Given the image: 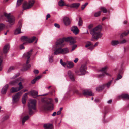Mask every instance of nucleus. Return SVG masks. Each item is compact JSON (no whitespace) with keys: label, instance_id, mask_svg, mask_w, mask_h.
<instances>
[{"label":"nucleus","instance_id":"obj_61","mask_svg":"<svg viewBox=\"0 0 129 129\" xmlns=\"http://www.w3.org/2000/svg\"><path fill=\"white\" fill-rule=\"evenodd\" d=\"M94 101L95 102H99L100 101V100L98 99H96Z\"/></svg>","mask_w":129,"mask_h":129},{"label":"nucleus","instance_id":"obj_45","mask_svg":"<svg viewBox=\"0 0 129 129\" xmlns=\"http://www.w3.org/2000/svg\"><path fill=\"white\" fill-rule=\"evenodd\" d=\"M122 77V76L120 74H119L117 75V78L115 81V82L116 81V80H117L121 79Z\"/></svg>","mask_w":129,"mask_h":129},{"label":"nucleus","instance_id":"obj_58","mask_svg":"<svg viewBox=\"0 0 129 129\" xmlns=\"http://www.w3.org/2000/svg\"><path fill=\"white\" fill-rule=\"evenodd\" d=\"M57 114V113L56 112H54L52 114V116H55L56 114Z\"/></svg>","mask_w":129,"mask_h":129},{"label":"nucleus","instance_id":"obj_57","mask_svg":"<svg viewBox=\"0 0 129 129\" xmlns=\"http://www.w3.org/2000/svg\"><path fill=\"white\" fill-rule=\"evenodd\" d=\"M78 60V58H76L74 61V62L75 63H77Z\"/></svg>","mask_w":129,"mask_h":129},{"label":"nucleus","instance_id":"obj_11","mask_svg":"<svg viewBox=\"0 0 129 129\" xmlns=\"http://www.w3.org/2000/svg\"><path fill=\"white\" fill-rule=\"evenodd\" d=\"M60 62L61 64L65 67L66 66L69 68H71L73 67L74 66V64L73 62H63L62 60L61 59L60 60Z\"/></svg>","mask_w":129,"mask_h":129},{"label":"nucleus","instance_id":"obj_60","mask_svg":"<svg viewBox=\"0 0 129 129\" xmlns=\"http://www.w3.org/2000/svg\"><path fill=\"white\" fill-rule=\"evenodd\" d=\"M61 113V112L60 111H59L57 112V115H60Z\"/></svg>","mask_w":129,"mask_h":129},{"label":"nucleus","instance_id":"obj_47","mask_svg":"<svg viewBox=\"0 0 129 129\" xmlns=\"http://www.w3.org/2000/svg\"><path fill=\"white\" fill-rule=\"evenodd\" d=\"M22 103L24 104L26 103V99L22 98Z\"/></svg>","mask_w":129,"mask_h":129},{"label":"nucleus","instance_id":"obj_14","mask_svg":"<svg viewBox=\"0 0 129 129\" xmlns=\"http://www.w3.org/2000/svg\"><path fill=\"white\" fill-rule=\"evenodd\" d=\"M22 20H20L18 22V24L19 25V27L18 28H17L15 31V34H18L21 33V29L22 26Z\"/></svg>","mask_w":129,"mask_h":129},{"label":"nucleus","instance_id":"obj_6","mask_svg":"<svg viewBox=\"0 0 129 129\" xmlns=\"http://www.w3.org/2000/svg\"><path fill=\"white\" fill-rule=\"evenodd\" d=\"M35 3L34 0H30L28 2H24L23 5V7L24 10H26L31 8L33 5Z\"/></svg>","mask_w":129,"mask_h":129},{"label":"nucleus","instance_id":"obj_52","mask_svg":"<svg viewBox=\"0 0 129 129\" xmlns=\"http://www.w3.org/2000/svg\"><path fill=\"white\" fill-rule=\"evenodd\" d=\"M27 94L28 93H25L23 96V98H24L27 99Z\"/></svg>","mask_w":129,"mask_h":129},{"label":"nucleus","instance_id":"obj_29","mask_svg":"<svg viewBox=\"0 0 129 129\" xmlns=\"http://www.w3.org/2000/svg\"><path fill=\"white\" fill-rule=\"evenodd\" d=\"M129 34V30H127L123 33L120 36V38H122L124 36H126Z\"/></svg>","mask_w":129,"mask_h":129},{"label":"nucleus","instance_id":"obj_18","mask_svg":"<svg viewBox=\"0 0 129 129\" xmlns=\"http://www.w3.org/2000/svg\"><path fill=\"white\" fill-rule=\"evenodd\" d=\"M30 93L31 94L33 95L34 97L36 98L37 97L41 95H38V92L35 90H33L30 92ZM47 94H45L41 96H45Z\"/></svg>","mask_w":129,"mask_h":129},{"label":"nucleus","instance_id":"obj_15","mask_svg":"<svg viewBox=\"0 0 129 129\" xmlns=\"http://www.w3.org/2000/svg\"><path fill=\"white\" fill-rule=\"evenodd\" d=\"M83 94L85 96H93V93L90 90H84L82 91Z\"/></svg>","mask_w":129,"mask_h":129},{"label":"nucleus","instance_id":"obj_32","mask_svg":"<svg viewBox=\"0 0 129 129\" xmlns=\"http://www.w3.org/2000/svg\"><path fill=\"white\" fill-rule=\"evenodd\" d=\"M18 82L17 79H16L13 81L10 82V84L12 85H14L17 84Z\"/></svg>","mask_w":129,"mask_h":129},{"label":"nucleus","instance_id":"obj_9","mask_svg":"<svg viewBox=\"0 0 129 129\" xmlns=\"http://www.w3.org/2000/svg\"><path fill=\"white\" fill-rule=\"evenodd\" d=\"M36 38L35 37H33L31 38L28 37L26 36H23L21 37V40L22 41H26L27 43H30L32 42Z\"/></svg>","mask_w":129,"mask_h":129},{"label":"nucleus","instance_id":"obj_63","mask_svg":"<svg viewBox=\"0 0 129 129\" xmlns=\"http://www.w3.org/2000/svg\"><path fill=\"white\" fill-rule=\"evenodd\" d=\"M112 102V100H109V101H108L107 102V103H111V102Z\"/></svg>","mask_w":129,"mask_h":129},{"label":"nucleus","instance_id":"obj_8","mask_svg":"<svg viewBox=\"0 0 129 129\" xmlns=\"http://www.w3.org/2000/svg\"><path fill=\"white\" fill-rule=\"evenodd\" d=\"M4 15L7 17L8 21L11 25H13L14 23L15 19L14 16L11 15L10 14H8L6 13H4Z\"/></svg>","mask_w":129,"mask_h":129},{"label":"nucleus","instance_id":"obj_3","mask_svg":"<svg viewBox=\"0 0 129 129\" xmlns=\"http://www.w3.org/2000/svg\"><path fill=\"white\" fill-rule=\"evenodd\" d=\"M45 101V102L42 107V109L45 111L52 110L53 109V100L51 98H48Z\"/></svg>","mask_w":129,"mask_h":129},{"label":"nucleus","instance_id":"obj_28","mask_svg":"<svg viewBox=\"0 0 129 129\" xmlns=\"http://www.w3.org/2000/svg\"><path fill=\"white\" fill-rule=\"evenodd\" d=\"M3 58V56L1 55L0 56V71H1L2 69V62Z\"/></svg>","mask_w":129,"mask_h":129},{"label":"nucleus","instance_id":"obj_4","mask_svg":"<svg viewBox=\"0 0 129 129\" xmlns=\"http://www.w3.org/2000/svg\"><path fill=\"white\" fill-rule=\"evenodd\" d=\"M32 49H31L29 51L24 54L23 57L27 59L26 63L23 66L25 71L27 70L31 66V65L29 64L28 63L30 62V57L32 55Z\"/></svg>","mask_w":129,"mask_h":129},{"label":"nucleus","instance_id":"obj_35","mask_svg":"<svg viewBox=\"0 0 129 129\" xmlns=\"http://www.w3.org/2000/svg\"><path fill=\"white\" fill-rule=\"evenodd\" d=\"M15 69V67L13 66L10 67L8 69L7 71V73H9L11 72L12 71L14 70Z\"/></svg>","mask_w":129,"mask_h":129},{"label":"nucleus","instance_id":"obj_12","mask_svg":"<svg viewBox=\"0 0 129 129\" xmlns=\"http://www.w3.org/2000/svg\"><path fill=\"white\" fill-rule=\"evenodd\" d=\"M98 42H97L94 45H93L90 42H89L86 43L85 47L86 48L89 47L88 49L92 50L94 47L98 45Z\"/></svg>","mask_w":129,"mask_h":129},{"label":"nucleus","instance_id":"obj_25","mask_svg":"<svg viewBox=\"0 0 129 129\" xmlns=\"http://www.w3.org/2000/svg\"><path fill=\"white\" fill-rule=\"evenodd\" d=\"M80 5V4L79 3H73L71 4V8H77Z\"/></svg>","mask_w":129,"mask_h":129},{"label":"nucleus","instance_id":"obj_50","mask_svg":"<svg viewBox=\"0 0 129 129\" xmlns=\"http://www.w3.org/2000/svg\"><path fill=\"white\" fill-rule=\"evenodd\" d=\"M33 72L35 74H38L39 73V71L38 70H34Z\"/></svg>","mask_w":129,"mask_h":129},{"label":"nucleus","instance_id":"obj_40","mask_svg":"<svg viewBox=\"0 0 129 129\" xmlns=\"http://www.w3.org/2000/svg\"><path fill=\"white\" fill-rule=\"evenodd\" d=\"M101 12V11H99L95 13L94 14V16L97 17L100 15Z\"/></svg>","mask_w":129,"mask_h":129},{"label":"nucleus","instance_id":"obj_5","mask_svg":"<svg viewBox=\"0 0 129 129\" xmlns=\"http://www.w3.org/2000/svg\"><path fill=\"white\" fill-rule=\"evenodd\" d=\"M36 102L35 100H31L28 102V107L30 115H32L34 113L33 110H36Z\"/></svg>","mask_w":129,"mask_h":129},{"label":"nucleus","instance_id":"obj_13","mask_svg":"<svg viewBox=\"0 0 129 129\" xmlns=\"http://www.w3.org/2000/svg\"><path fill=\"white\" fill-rule=\"evenodd\" d=\"M86 65L84 64H83L81 66L80 69V72L81 74H78L77 72H76V73L77 74H78L79 75H84L86 72Z\"/></svg>","mask_w":129,"mask_h":129},{"label":"nucleus","instance_id":"obj_21","mask_svg":"<svg viewBox=\"0 0 129 129\" xmlns=\"http://www.w3.org/2000/svg\"><path fill=\"white\" fill-rule=\"evenodd\" d=\"M71 30L76 35L79 32L78 29L76 26H73L71 28Z\"/></svg>","mask_w":129,"mask_h":129},{"label":"nucleus","instance_id":"obj_59","mask_svg":"<svg viewBox=\"0 0 129 129\" xmlns=\"http://www.w3.org/2000/svg\"><path fill=\"white\" fill-rule=\"evenodd\" d=\"M18 76L17 75H15V76H14L13 77H12V79H15L17 77H18Z\"/></svg>","mask_w":129,"mask_h":129},{"label":"nucleus","instance_id":"obj_26","mask_svg":"<svg viewBox=\"0 0 129 129\" xmlns=\"http://www.w3.org/2000/svg\"><path fill=\"white\" fill-rule=\"evenodd\" d=\"M105 85L103 84V85L100 86L96 88V90L97 91H102L105 88Z\"/></svg>","mask_w":129,"mask_h":129},{"label":"nucleus","instance_id":"obj_20","mask_svg":"<svg viewBox=\"0 0 129 129\" xmlns=\"http://www.w3.org/2000/svg\"><path fill=\"white\" fill-rule=\"evenodd\" d=\"M9 48V46L8 44H7L4 46L3 49V52L4 54H6L8 52Z\"/></svg>","mask_w":129,"mask_h":129},{"label":"nucleus","instance_id":"obj_7","mask_svg":"<svg viewBox=\"0 0 129 129\" xmlns=\"http://www.w3.org/2000/svg\"><path fill=\"white\" fill-rule=\"evenodd\" d=\"M107 67L106 66L102 68L99 70V72L102 73V74H99L98 77L100 78H102L105 76L106 75L107 76H111V75L109 74L106 72Z\"/></svg>","mask_w":129,"mask_h":129},{"label":"nucleus","instance_id":"obj_10","mask_svg":"<svg viewBox=\"0 0 129 129\" xmlns=\"http://www.w3.org/2000/svg\"><path fill=\"white\" fill-rule=\"evenodd\" d=\"M22 94V92L20 91L17 93L15 95L13 96L12 99L13 103H16L18 101Z\"/></svg>","mask_w":129,"mask_h":129},{"label":"nucleus","instance_id":"obj_49","mask_svg":"<svg viewBox=\"0 0 129 129\" xmlns=\"http://www.w3.org/2000/svg\"><path fill=\"white\" fill-rule=\"evenodd\" d=\"M77 46V45H73L72 46V51H73L75 49V48Z\"/></svg>","mask_w":129,"mask_h":129},{"label":"nucleus","instance_id":"obj_34","mask_svg":"<svg viewBox=\"0 0 129 129\" xmlns=\"http://www.w3.org/2000/svg\"><path fill=\"white\" fill-rule=\"evenodd\" d=\"M59 5L60 6H62L65 5V3L63 0H60L59 1Z\"/></svg>","mask_w":129,"mask_h":129},{"label":"nucleus","instance_id":"obj_53","mask_svg":"<svg viewBox=\"0 0 129 129\" xmlns=\"http://www.w3.org/2000/svg\"><path fill=\"white\" fill-rule=\"evenodd\" d=\"M54 26L56 27L59 28L60 27L59 25L58 24L55 23L54 24Z\"/></svg>","mask_w":129,"mask_h":129},{"label":"nucleus","instance_id":"obj_41","mask_svg":"<svg viewBox=\"0 0 129 129\" xmlns=\"http://www.w3.org/2000/svg\"><path fill=\"white\" fill-rule=\"evenodd\" d=\"M23 1V0H18L17 3V5L19 6L21 5Z\"/></svg>","mask_w":129,"mask_h":129},{"label":"nucleus","instance_id":"obj_36","mask_svg":"<svg viewBox=\"0 0 129 129\" xmlns=\"http://www.w3.org/2000/svg\"><path fill=\"white\" fill-rule=\"evenodd\" d=\"M100 8L104 13H106L107 12V10L106 8L104 7H101Z\"/></svg>","mask_w":129,"mask_h":129},{"label":"nucleus","instance_id":"obj_31","mask_svg":"<svg viewBox=\"0 0 129 129\" xmlns=\"http://www.w3.org/2000/svg\"><path fill=\"white\" fill-rule=\"evenodd\" d=\"M119 42L117 41L113 40L112 41L111 44L113 46H115L119 43Z\"/></svg>","mask_w":129,"mask_h":129},{"label":"nucleus","instance_id":"obj_39","mask_svg":"<svg viewBox=\"0 0 129 129\" xmlns=\"http://www.w3.org/2000/svg\"><path fill=\"white\" fill-rule=\"evenodd\" d=\"M18 85L19 86V87H18V88L20 89V90L23 88V87L22 85V82H20L19 83Z\"/></svg>","mask_w":129,"mask_h":129},{"label":"nucleus","instance_id":"obj_55","mask_svg":"<svg viewBox=\"0 0 129 129\" xmlns=\"http://www.w3.org/2000/svg\"><path fill=\"white\" fill-rule=\"evenodd\" d=\"M93 26V25L92 24H90L88 26V28L89 29H91Z\"/></svg>","mask_w":129,"mask_h":129},{"label":"nucleus","instance_id":"obj_16","mask_svg":"<svg viewBox=\"0 0 129 129\" xmlns=\"http://www.w3.org/2000/svg\"><path fill=\"white\" fill-rule=\"evenodd\" d=\"M68 74L70 79L72 81L75 80V78L73 73L71 71H68Z\"/></svg>","mask_w":129,"mask_h":129},{"label":"nucleus","instance_id":"obj_64","mask_svg":"<svg viewBox=\"0 0 129 129\" xmlns=\"http://www.w3.org/2000/svg\"><path fill=\"white\" fill-rule=\"evenodd\" d=\"M107 18L105 17H104L102 19V20L103 21L104 20L106 19H107Z\"/></svg>","mask_w":129,"mask_h":129},{"label":"nucleus","instance_id":"obj_48","mask_svg":"<svg viewBox=\"0 0 129 129\" xmlns=\"http://www.w3.org/2000/svg\"><path fill=\"white\" fill-rule=\"evenodd\" d=\"M17 80H18V82L20 81L22 82H23L24 81V79L21 78H18L17 79Z\"/></svg>","mask_w":129,"mask_h":129},{"label":"nucleus","instance_id":"obj_19","mask_svg":"<svg viewBox=\"0 0 129 129\" xmlns=\"http://www.w3.org/2000/svg\"><path fill=\"white\" fill-rule=\"evenodd\" d=\"M119 99L122 98L123 100H129V95L127 94H122L118 97Z\"/></svg>","mask_w":129,"mask_h":129},{"label":"nucleus","instance_id":"obj_23","mask_svg":"<svg viewBox=\"0 0 129 129\" xmlns=\"http://www.w3.org/2000/svg\"><path fill=\"white\" fill-rule=\"evenodd\" d=\"M9 87V85L8 84H6L3 87L2 90V93L3 94H5Z\"/></svg>","mask_w":129,"mask_h":129},{"label":"nucleus","instance_id":"obj_1","mask_svg":"<svg viewBox=\"0 0 129 129\" xmlns=\"http://www.w3.org/2000/svg\"><path fill=\"white\" fill-rule=\"evenodd\" d=\"M64 41L70 42V45H73L76 42V41L72 37L64 38L58 40L56 42L55 45L53 47V50L54 51V55L65 54L69 53V50L67 48H62L65 45Z\"/></svg>","mask_w":129,"mask_h":129},{"label":"nucleus","instance_id":"obj_33","mask_svg":"<svg viewBox=\"0 0 129 129\" xmlns=\"http://www.w3.org/2000/svg\"><path fill=\"white\" fill-rule=\"evenodd\" d=\"M27 44L26 42H24L22 44H21L20 45V49H24L25 48L24 46L26 45Z\"/></svg>","mask_w":129,"mask_h":129},{"label":"nucleus","instance_id":"obj_56","mask_svg":"<svg viewBox=\"0 0 129 129\" xmlns=\"http://www.w3.org/2000/svg\"><path fill=\"white\" fill-rule=\"evenodd\" d=\"M50 17V14H48L47 15V17L46 19L47 20L48 18H49Z\"/></svg>","mask_w":129,"mask_h":129},{"label":"nucleus","instance_id":"obj_38","mask_svg":"<svg viewBox=\"0 0 129 129\" xmlns=\"http://www.w3.org/2000/svg\"><path fill=\"white\" fill-rule=\"evenodd\" d=\"M112 82V80H111L107 84H104L105 85V87L106 86L108 88H109Z\"/></svg>","mask_w":129,"mask_h":129},{"label":"nucleus","instance_id":"obj_24","mask_svg":"<svg viewBox=\"0 0 129 129\" xmlns=\"http://www.w3.org/2000/svg\"><path fill=\"white\" fill-rule=\"evenodd\" d=\"M20 90V89L18 88V87L15 88L12 87L10 89V92L11 93H13L17 92Z\"/></svg>","mask_w":129,"mask_h":129},{"label":"nucleus","instance_id":"obj_62","mask_svg":"<svg viewBox=\"0 0 129 129\" xmlns=\"http://www.w3.org/2000/svg\"><path fill=\"white\" fill-rule=\"evenodd\" d=\"M55 101L56 103H57L58 102V99L57 98H56L55 99Z\"/></svg>","mask_w":129,"mask_h":129},{"label":"nucleus","instance_id":"obj_22","mask_svg":"<svg viewBox=\"0 0 129 129\" xmlns=\"http://www.w3.org/2000/svg\"><path fill=\"white\" fill-rule=\"evenodd\" d=\"M45 129H53V126L52 124H45L44 125Z\"/></svg>","mask_w":129,"mask_h":129},{"label":"nucleus","instance_id":"obj_42","mask_svg":"<svg viewBox=\"0 0 129 129\" xmlns=\"http://www.w3.org/2000/svg\"><path fill=\"white\" fill-rule=\"evenodd\" d=\"M9 118V116L8 115H7L4 117L2 119L3 121H4L8 119Z\"/></svg>","mask_w":129,"mask_h":129},{"label":"nucleus","instance_id":"obj_43","mask_svg":"<svg viewBox=\"0 0 129 129\" xmlns=\"http://www.w3.org/2000/svg\"><path fill=\"white\" fill-rule=\"evenodd\" d=\"M88 4V3H86L83 5H82L81 7V10H83L85 7Z\"/></svg>","mask_w":129,"mask_h":129},{"label":"nucleus","instance_id":"obj_46","mask_svg":"<svg viewBox=\"0 0 129 129\" xmlns=\"http://www.w3.org/2000/svg\"><path fill=\"white\" fill-rule=\"evenodd\" d=\"M5 25L3 24H0V31L2 30L4 27Z\"/></svg>","mask_w":129,"mask_h":129},{"label":"nucleus","instance_id":"obj_17","mask_svg":"<svg viewBox=\"0 0 129 129\" xmlns=\"http://www.w3.org/2000/svg\"><path fill=\"white\" fill-rule=\"evenodd\" d=\"M63 22L65 25H68L70 24V20L69 18L67 17H65L63 18Z\"/></svg>","mask_w":129,"mask_h":129},{"label":"nucleus","instance_id":"obj_54","mask_svg":"<svg viewBox=\"0 0 129 129\" xmlns=\"http://www.w3.org/2000/svg\"><path fill=\"white\" fill-rule=\"evenodd\" d=\"M126 42V40L125 39H124L123 40L121 41L120 42V43H124L125 42Z\"/></svg>","mask_w":129,"mask_h":129},{"label":"nucleus","instance_id":"obj_44","mask_svg":"<svg viewBox=\"0 0 129 129\" xmlns=\"http://www.w3.org/2000/svg\"><path fill=\"white\" fill-rule=\"evenodd\" d=\"M53 56H49V62L50 63H51L53 62Z\"/></svg>","mask_w":129,"mask_h":129},{"label":"nucleus","instance_id":"obj_2","mask_svg":"<svg viewBox=\"0 0 129 129\" xmlns=\"http://www.w3.org/2000/svg\"><path fill=\"white\" fill-rule=\"evenodd\" d=\"M102 28V26L100 25L90 30V33L92 35L93 38L98 40L102 37L103 34L100 32Z\"/></svg>","mask_w":129,"mask_h":129},{"label":"nucleus","instance_id":"obj_27","mask_svg":"<svg viewBox=\"0 0 129 129\" xmlns=\"http://www.w3.org/2000/svg\"><path fill=\"white\" fill-rule=\"evenodd\" d=\"M29 118V116L27 115L24 117L22 119V125H24L25 122L27 121Z\"/></svg>","mask_w":129,"mask_h":129},{"label":"nucleus","instance_id":"obj_37","mask_svg":"<svg viewBox=\"0 0 129 129\" xmlns=\"http://www.w3.org/2000/svg\"><path fill=\"white\" fill-rule=\"evenodd\" d=\"M83 24V21L81 17H80L78 22V25L79 26H82Z\"/></svg>","mask_w":129,"mask_h":129},{"label":"nucleus","instance_id":"obj_30","mask_svg":"<svg viewBox=\"0 0 129 129\" xmlns=\"http://www.w3.org/2000/svg\"><path fill=\"white\" fill-rule=\"evenodd\" d=\"M41 77V76H39L34 78L31 81V83L33 84H34L37 80L40 79Z\"/></svg>","mask_w":129,"mask_h":129},{"label":"nucleus","instance_id":"obj_51","mask_svg":"<svg viewBox=\"0 0 129 129\" xmlns=\"http://www.w3.org/2000/svg\"><path fill=\"white\" fill-rule=\"evenodd\" d=\"M74 92L75 93H76L77 94H79V95H82V94L81 93H80L79 92V91L78 90H75V91Z\"/></svg>","mask_w":129,"mask_h":129}]
</instances>
